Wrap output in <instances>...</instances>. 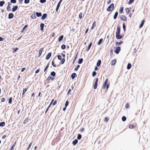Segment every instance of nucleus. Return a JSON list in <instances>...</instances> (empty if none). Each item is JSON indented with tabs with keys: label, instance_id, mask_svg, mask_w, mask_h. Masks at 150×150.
<instances>
[{
	"label": "nucleus",
	"instance_id": "nucleus-1",
	"mask_svg": "<svg viewBox=\"0 0 150 150\" xmlns=\"http://www.w3.org/2000/svg\"><path fill=\"white\" fill-rule=\"evenodd\" d=\"M120 28L118 26L117 28V31L116 33V37L117 39H121L122 38V36L120 35Z\"/></svg>",
	"mask_w": 150,
	"mask_h": 150
},
{
	"label": "nucleus",
	"instance_id": "nucleus-2",
	"mask_svg": "<svg viewBox=\"0 0 150 150\" xmlns=\"http://www.w3.org/2000/svg\"><path fill=\"white\" fill-rule=\"evenodd\" d=\"M108 81L109 80L108 78L106 79L104 81V84L102 86V88L103 89H105L106 88L107 90H108L110 86V83Z\"/></svg>",
	"mask_w": 150,
	"mask_h": 150
},
{
	"label": "nucleus",
	"instance_id": "nucleus-3",
	"mask_svg": "<svg viewBox=\"0 0 150 150\" xmlns=\"http://www.w3.org/2000/svg\"><path fill=\"white\" fill-rule=\"evenodd\" d=\"M114 9V4H112L107 8V10L108 11H111Z\"/></svg>",
	"mask_w": 150,
	"mask_h": 150
},
{
	"label": "nucleus",
	"instance_id": "nucleus-4",
	"mask_svg": "<svg viewBox=\"0 0 150 150\" xmlns=\"http://www.w3.org/2000/svg\"><path fill=\"white\" fill-rule=\"evenodd\" d=\"M98 80V78H96L95 80V83L93 86V88L95 89H96L97 88Z\"/></svg>",
	"mask_w": 150,
	"mask_h": 150
},
{
	"label": "nucleus",
	"instance_id": "nucleus-5",
	"mask_svg": "<svg viewBox=\"0 0 150 150\" xmlns=\"http://www.w3.org/2000/svg\"><path fill=\"white\" fill-rule=\"evenodd\" d=\"M120 18L121 20L124 21H126L127 20V17L124 15H121L120 17Z\"/></svg>",
	"mask_w": 150,
	"mask_h": 150
},
{
	"label": "nucleus",
	"instance_id": "nucleus-6",
	"mask_svg": "<svg viewBox=\"0 0 150 150\" xmlns=\"http://www.w3.org/2000/svg\"><path fill=\"white\" fill-rule=\"evenodd\" d=\"M120 50L121 49L120 47H117L115 51V53L117 54H118Z\"/></svg>",
	"mask_w": 150,
	"mask_h": 150
},
{
	"label": "nucleus",
	"instance_id": "nucleus-7",
	"mask_svg": "<svg viewBox=\"0 0 150 150\" xmlns=\"http://www.w3.org/2000/svg\"><path fill=\"white\" fill-rule=\"evenodd\" d=\"M14 17V15L12 13H10L9 14L8 18L9 19L13 18Z\"/></svg>",
	"mask_w": 150,
	"mask_h": 150
},
{
	"label": "nucleus",
	"instance_id": "nucleus-8",
	"mask_svg": "<svg viewBox=\"0 0 150 150\" xmlns=\"http://www.w3.org/2000/svg\"><path fill=\"white\" fill-rule=\"evenodd\" d=\"M18 6H15L14 7H13L12 8V12H14L15 11H16L17 9H18Z\"/></svg>",
	"mask_w": 150,
	"mask_h": 150
},
{
	"label": "nucleus",
	"instance_id": "nucleus-9",
	"mask_svg": "<svg viewBox=\"0 0 150 150\" xmlns=\"http://www.w3.org/2000/svg\"><path fill=\"white\" fill-rule=\"evenodd\" d=\"M51 56V53L50 52L48 53L47 55L46 58L47 59H49L50 57Z\"/></svg>",
	"mask_w": 150,
	"mask_h": 150
},
{
	"label": "nucleus",
	"instance_id": "nucleus-10",
	"mask_svg": "<svg viewBox=\"0 0 150 150\" xmlns=\"http://www.w3.org/2000/svg\"><path fill=\"white\" fill-rule=\"evenodd\" d=\"M71 76L72 79H74L76 76V74L75 73H73L71 74Z\"/></svg>",
	"mask_w": 150,
	"mask_h": 150
},
{
	"label": "nucleus",
	"instance_id": "nucleus-11",
	"mask_svg": "<svg viewBox=\"0 0 150 150\" xmlns=\"http://www.w3.org/2000/svg\"><path fill=\"white\" fill-rule=\"evenodd\" d=\"M43 48L40 49V50H39L38 55L39 57H40L41 55L42 52L43 51Z\"/></svg>",
	"mask_w": 150,
	"mask_h": 150
},
{
	"label": "nucleus",
	"instance_id": "nucleus-12",
	"mask_svg": "<svg viewBox=\"0 0 150 150\" xmlns=\"http://www.w3.org/2000/svg\"><path fill=\"white\" fill-rule=\"evenodd\" d=\"M47 14L46 13H44V14L42 16L41 19L42 20H44L47 17Z\"/></svg>",
	"mask_w": 150,
	"mask_h": 150
},
{
	"label": "nucleus",
	"instance_id": "nucleus-13",
	"mask_svg": "<svg viewBox=\"0 0 150 150\" xmlns=\"http://www.w3.org/2000/svg\"><path fill=\"white\" fill-rule=\"evenodd\" d=\"M28 88V87H27L25 88L23 90V94L22 95L23 96L25 92L27 91V90Z\"/></svg>",
	"mask_w": 150,
	"mask_h": 150
},
{
	"label": "nucleus",
	"instance_id": "nucleus-14",
	"mask_svg": "<svg viewBox=\"0 0 150 150\" xmlns=\"http://www.w3.org/2000/svg\"><path fill=\"white\" fill-rule=\"evenodd\" d=\"M118 12L117 11L115 13V14L114 15L113 18L114 19H115L118 16Z\"/></svg>",
	"mask_w": 150,
	"mask_h": 150
},
{
	"label": "nucleus",
	"instance_id": "nucleus-15",
	"mask_svg": "<svg viewBox=\"0 0 150 150\" xmlns=\"http://www.w3.org/2000/svg\"><path fill=\"white\" fill-rule=\"evenodd\" d=\"M124 9V7H120L119 9V12L121 14L122 13H123V10Z\"/></svg>",
	"mask_w": 150,
	"mask_h": 150
},
{
	"label": "nucleus",
	"instance_id": "nucleus-16",
	"mask_svg": "<svg viewBox=\"0 0 150 150\" xmlns=\"http://www.w3.org/2000/svg\"><path fill=\"white\" fill-rule=\"evenodd\" d=\"M96 26V21H95L93 23L92 26L91 28V29H93L94 27H95Z\"/></svg>",
	"mask_w": 150,
	"mask_h": 150
},
{
	"label": "nucleus",
	"instance_id": "nucleus-17",
	"mask_svg": "<svg viewBox=\"0 0 150 150\" xmlns=\"http://www.w3.org/2000/svg\"><path fill=\"white\" fill-rule=\"evenodd\" d=\"M123 43V42L122 41H120V42H115V44L116 45H120L121 44Z\"/></svg>",
	"mask_w": 150,
	"mask_h": 150
},
{
	"label": "nucleus",
	"instance_id": "nucleus-18",
	"mask_svg": "<svg viewBox=\"0 0 150 150\" xmlns=\"http://www.w3.org/2000/svg\"><path fill=\"white\" fill-rule=\"evenodd\" d=\"M63 37H64L63 35L60 36L58 38V41L59 42H60L63 39Z\"/></svg>",
	"mask_w": 150,
	"mask_h": 150
},
{
	"label": "nucleus",
	"instance_id": "nucleus-19",
	"mask_svg": "<svg viewBox=\"0 0 150 150\" xmlns=\"http://www.w3.org/2000/svg\"><path fill=\"white\" fill-rule=\"evenodd\" d=\"M132 67V65L130 63H128L127 66V69H130Z\"/></svg>",
	"mask_w": 150,
	"mask_h": 150
},
{
	"label": "nucleus",
	"instance_id": "nucleus-20",
	"mask_svg": "<svg viewBox=\"0 0 150 150\" xmlns=\"http://www.w3.org/2000/svg\"><path fill=\"white\" fill-rule=\"evenodd\" d=\"M91 45H92V42H91L90 43V44L88 46V48L86 49V51H88L89 50V49H90L91 47Z\"/></svg>",
	"mask_w": 150,
	"mask_h": 150
},
{
	"label": "nucleus",
	"instance_id": "nucleus-21",
	"mask_svg": "<svg viewBox=\"0 0 150 150\" xmlns=\"http://www.w3.org/2000/svg\"><path fill=\"white\" fill-rule=\"evenodd\" d=\"M78 141L77 139H75L73 142L72 144L74 145H75L78 142Z\"/></svg>",
	"mask_w": 150,
	"mask_h": 150
},
{
	"label": "nucleus",
	"instance_id": "nucleus-22",
	"mask_svg": "<svg viewBox=\"0 0 150 150\" xmlns=\"http://www.w3.org/2000/svg\"><path fill=\"white\" fill-rule=\"evenodd\" d=\"M111 65H114L116 63V61L115 60H113L111 62Z\"/></svg>",
	"mask_w": 150,
	"mask_h": 150
},
{
	"label": "nucleus",
	"instance_id": "nucleus-23",
	"mask_svg": "<svg viewBox=\"0 0 150 150\" xmlns=\"http://www.w3.org/2000/svg\"><path fill=\"white\" fill-rule=\"evenodd\" d=\"M103 39L102 38L100 39L98 42V45H100L101 44V43L102 41H103Z\"/></svg>",
	"mask_w": 150,
	"mask_h": 150
},
{
	"label": "nucleus",
	"instance_id": "nucleus-24",
	"mask_svg": "<svg viewBox=\"0 0 150 150\" xmlns=\"http://www.w3.org/2000/svg\"><path fill=\"white\" fill-rule=\"evenodd\" d=\"M44 24L43 23H42L41 24H40V27H41V30H43V27H44Z\"/></svg>",
	"mask_w": 150,
	"mask_h": 150
},
{
	"label": "nucleus",
	"instance_id": "nucleus-25",
	"mask_svg": "<svg viewBox=\"0 0 150 150\" xmlns=\"http://www.w3.org/2000/svg\"><path fill=\"white\" fill-rule=\"evenodd\" d=\"M50 75L52 76L53 77H54L56 75V73L54 71H52L50 73Z\"/></svg>",
	"mask_w": 150,
	"mask_h": 150
},
{
	"label": "nucleus",
	"instance_id": "nucleus-26",
	"mask_svg": "<svg viewBox=\"0 0 150 150\" xmlns=\"http://www.w3.org/2000/svg\"><path fill=\"white\" fill-rule=\"evenodd\" d=\"M83 61V59L82 58L79 59V61H78V63L79 64H81L82 62Z\"/></svg>",
	"mask_w": 150,
	"mask_h": 150
},
{
	"label": "nucleus",
	"instance_id": "nucleus-27",
	"mask_svg": "<svg viewBox=\"0 0 150 150\" xmlns=\"http://www.w3.org/2000/svg\"><path fill=\"white\" fill-rule=\"evenodd\" d=\"M36 15L37 17H40L41 16H42V13H38V12H36Z\"/></svg>",
	"mask_w": 150,
	"mask_h": 150
},
{
	"label": "nucleus",
	"instance_id": "nucleus-28",
	"mask_svg": "<svg viewBox=\"0 0 150 150\" xmlns=\"http://www.w3.org/2000/svg\"><path fill=\"white\" fill-rule=\"evenodd\" d=\"M144 20H143L141 22V23L140 24L139 26V27L140 28H142V27L143 26V25L144 24Z\"/></svg>",
	"mask_w": 150,
	"mask_h": 150
},
{
	"label": "nucleus",
	"instance_id": "nucleus-29",
	"mask_svg": "<svg viewBox=\"0 0 150 150\" xmlns=\"http://www.w3.org/2000/svg\"><path fill=\"white\" fill-rule=\"evenodd\" d=\"M101 63V61L100 60H99L97 63V66L98 67L100 66Z\"/></svg>",
	"mask_w": 150,
	"mask_h": 150
},
{
	"label": "nucleus",
	"instance_id": "nucleus-30",
	"mask_svg": "<svg viewBox=\"0 0 150 150\" xmlns=\"http://www.w3.org/2000/svg\"><path fill=\"white\" fill-rule=\"evenodd\" d=\"M5 3L4 1H0V6H2Z\"/></svg>",
	"mask_w": 150,
	"mask_h": 150
},
{
	"label": "nucleus",
	"instance_id": "nucleus-31",
	"mask_svg": "<svg viewBox=\"0 0 150 150\" xmlns=\"http://www.w3.org/2000/svg\"><path fill=\"white\" fill-rule=\"evenodd\" d=\"M31 17L32 18L35 19L36 18V16H35V13H33L32 14L31 16Z\"/></svg>",
	"mask_w": 150,
	"mask_h": 150
},
{
	"label": "nucleus",
	"instance_id": "nucleus-32",
	"mask_svg": "<svg viewBox=\"0 0 150 150\" xmlns=\"http://www.w3.org/2000/svg\"><path fill=\"white\" fill-rule=\"evenodd\" d=\"M136 126L134 125H129V128L130 129H132L134 128H135V127Z\"/></svg>",
	"mask_w": 150,
	"mask_h": 150
},
{
	"label": "nucleus",
	"instance_id": "nucleus-33",
	"mask_svg": "<svg viewBox=\"0 0 150 150\" xmlns=\"http://www.w3.org/2000/svg\"><path fill=\"white\" fill-rule=\"evenodd\" d=\"M5 125V123L4 122H1L0 123V126L3 127V126H4Z\"/></svg>",
	"mask_w": 150,
	"mask_h": 150
},
{
	"label": "nucleus",
	"instance_id": "nucleus-34",
	"mask_svg": "<svg viewBox=\"0 0 150 150\" xmlns=\"http://www.w3.org/2000/svg\"><path fill=\"white\" fill-rule=\"evenodd\" d=\"M134 0H130L128 2V4L129 5L131 4L134 1Z\"/></svg>",
	"mask_w": 150,
	"mask_h": 150
},
{
	"label": "nucleus",
	"instance_id": "nucleus-35",
	"mask_svg": "<svg viewBox=\"0 0 150 150\" xmlns=\"http://www.w3.org/2000/svg\"><path fill=\"white\" fill-rule=\"evenodd\" d=\"M77 55H78V54H77L76 55L75 57H74V59L73 61V64H74V62H75V61L76 60V59H77Z\"/></svg>",
	"mask_w": 150,
	"mask_h": 150
},
{
	"label": "nucleus",
	"instance_id": "nucleus-36",
	"mask_svg": "<svg viewBox=\"0 0 150 150\" xmlns=\"http://www.w3.org/2000/svg\"><path fill=\"white\" fill-rule=\"evenodd\" d=\"M81 135L80 134H78V135L77 137V139L79 140H80L81 139Z\"/></svg>",
	"mask_w": 150,
	"mask_h": 150
},
{
	"label": "nucleus",
	"instance_id": "nucleus-37",
	"mask_svg": "<svg viewBox=\"0 0 150 150\" xmlns=\"http://www.w3.org/2000/svg\"><path fill=\"white\" fill-rule=\"evenodd\" d=\"M28 120V118H26L25 119V120H24V121L23 122L24 124H25L26 123Z\"/></svg>",
	"mask_w": 150,
	"mask_h": 150
},
{
	"label": "nucleus",
	"instance_id": "nucleus-38",
	"mask_svg": "<svg viewBox=\"0 0 150 150\" xmlns=\"http://www.w3.org/2000/svg\"><path fill=\"white\" fill-rule=\"evenodd\" d=\"M109 120V118L107 117H105L104 119V121L105 122H107Z\"/></svg>",
	"mask_w": 150,
	"mask_h": 150
},
{
	"label": "nucleus",
	"instance_id": "nucleus-39",
	"mask_svg": "<svg viewBox=\"0 0 150 150\" xmlns=\"http://www.w3.org/2000/svg\"><path fill=\"white\" fill-rule=\"evenodd\" d=\"M12 102V98L11 97L8 100V103L9 104H11Z\"/></svg>",
	"mask_w": 150,
	"mask_h": 150
},
{
	"label": "nucleus",
	"instance_id": "nucleus-40",
	"mask_svg": "<svg viewBox=\"0 0 150 150\" xmlns=\"http://www.w3.org/2000/svg\"><path fill=\"white\" fill-rule=\"evenodd\" d=\"M61 48L62 50L66 48L65 45L64 44L62 45L61 47Z\"/></svg>",
	"mask_w": 150,
	"mask_h": 150
},
{
	"label": "nucleus",
	"instance_id": "nucleus-41",
	"mask_svg": "<svg viewBox=\"0 0 150 150\" xmlns=\"http://www.w3.org/2000/svg\"><path fill=\"white\" fill-rule=\"evenodd\" d=\"M125 107L126 108H129V104L127 103L126 104V105H125Z\"/></svg>",
	"mask_w": 150,
	"mask_h": 150
},
{
	"label": "nucleus",
	"instance_id": "nucleus-42",
	"mask_svg": "<svg viewBox=\"0 0 150 150\" xmlns=\"http://www.w3.org/2000/svg\"><path fill=\"white\" fill-rule=\"evenodd\" d=\"M49 63H48L46 67L45 68V69H44V71H46V70H47V69L48 68V67H49Z\"/></svg>",
	"mask_w": 150,
	"mask_h": 150
},
{
	"label": "nucleus",
	"instance_id": "nucleus-43",
	"mask_svg": "<svg viewBox=\"0 0 150 150\" xmlns=\"http://www.w3.org/2000/svg\"><path fill=\"white\" fill-rule=\"evenodd\" d=\"M126 120V118L125 116H123L122 117V120L123 121H125Z\"/></svg>",
	"mask_w": 150,
	"mask_h": 150
},
{
	"label": "nucleus",
	"instance_id": "nucleus-44",
	"mask_svg": "<svg viewBox=\"0 0 150 150\" xmlns=\"http://www.w3.org/2000/svg\"><path fill=\"white\" fill-rule=\"evenodd\" d=\"M80 67V65H77L76 66V67L75 68V70L76 71H77L78 70V69Z\"/></svg>",
	"mask_w": 150,
	"mask_h": 150
},
{
	"label": "nucleus",
	"instance_id": "nucleus-45",
	"mask_svg": "<svg viewBox=\"0 0 150 150\" xmlns=\"http://www.w3.org/2000/svg\"><path fill=\"white\" fill-rule=\"evenodd\" d=\"M126 13L127 14H129V13L130 11L129 10V9L128 8H126Z\"/></svg>",
	"mask_w": 150,
	"mask_h": 150
},
{
	"label": "nucleus",
	"instance_id": "nucleus-46",
	"mask_svg": "<svg viewBox=\"0 0 150 150\" xmlns=\"http://www.w3.org/2000/svg\"><path fill=\"white\" fill-rule=\"evenodd\" d=\"M13 53H15V52H16V51L18 50V48L17 47L15 49L13 48Z\"/></svg>",
	"mask_w": 150,
	"mask_h": 150
},
{
	"label": "nucleus",
	"instance_id": "nucleus-47",
	"mask_svg": "<svg viewBox=\"0 0 150 150\" xmlns=\"http://www.w3.org/2000/svg\"><path fill=\"white\" fill-rule=\"evenodd\" d=\"M82 13H80L79 15V18L80 19H81L82 18Z\"/></svg>",
	"mask_w": 150,
	"mask_h": 150
},
{
	"label": "nucleus",
	"instance_id": "nucleus-48",
	"mask_svg": "<svg viewBox=\"0 0 150 150\" xmlns=\"http://www.w3.org/2000/svg\"><path fill=\"white\" fill-rule=\"evenodd\" d=\"M7 10L9 11H11L10 7L9 6H7Z\"/></svg>",
	"mask_w": 150,
	"mask_h": 150
},
{
	"label": "nucleus",
	"instance_id": "nucleus-49",
	"mask_svg": "<svg viewBox=\"0 0 150 150\" xmlns=\"http://www.w3.org/2000/svg\"><path fill=\"white\" fill-rule=\"evenodd\" d=\"M69 102H68V100H67L66 101V102L65 103V107H67L68 106V104H69Z\"/></svg>",
	"mask_w": 150,
	"mask_h": 150
},
{
	"label": "nucleus",
	"instance_id": "nucleus-50",
	"mask_svg": "<svg viewBox=\"0 0 150 150\" xmlns=\"http://www.w3.org/2000/svg\"><path fill=\"white\" fill-rule=\"evenodd\" d=\"M11 3L15 4L16 3V0H11Z\"/></svg>",
	"mask_w": 150,
	"mask_h": 150
},
{
	"label": "nucleus",
	"instance_id": "nucleus-51",
	"mask_svg": "<svg viewBox=\"0 0 150 150\" xmlns=\"http://www.w3.org/2000/svg\"><path fill=\"white\" fill-rule=\"evenodd\" d=\"M96 73L95 71H93L92 73L93 76H95L96 75Z\"/></svg>",
	"mask_w": 150,
	"mask_h": 150
},
{
	"label": "nucleus",
	"instance_id": "nucleus-52",
	"mask_svg": "<svg viewBox=\"0 0 150 150\" xmlns=\"http://www.w3.org/2000/svg\"><path fill=\"white\" fill-rule=\"evenodd\" d=\"M123 29L124 31H125V24L124 23L123 24Z\"/></svg>",
	"mask_w": 150,
	"mask_h": 150
},
{
	"label": "nucleus",
	"instance_id": "nucleus-53",
	"mask_svg": "<svg viewBox=\"0 0 150 150\" xmlns=\"http://www.w3.org/2000/svg\"><path fill=\"white\" fill-rule=\"evenodd\" d=\"M29 0H25L24 3L25 4H28L29 3Z\"/></svg>",
	"mask_w": 150,
	"mask_h": 150
},
{
	"label": "nucleus",
	"instance_id": "nucleus-54",
	"mask_svg": "<svg viewBox=\"0 0 150 150\" xmlns=\"http://www.w3.org/2000/svg\"><path fill=\"white\" fill-rule=\"evenodd\" d=\"M46 1V0H40V2L42 3H45Z\"/></svg>",
	"mask_w": 150,
	"mask_h": 150
},
{
	"label": "nucleus",
	"instance_id": "nucleus-55",
	"mask_svg": "<svg viewBox=\"0 0 150 150\" xmlns=\"http://www.w3.org/2000/svg\"><path fill=\"white\" fill-rule=\"evenodd\" d=\"M113 54V50L111 49L110 51V55L112 56Z\"/></svg>",
	"mask_w": 150,
	"mask_h": 150
},
{
	"label": "nucleus",
	"instance_id": "nucleus-56",
	"mask_svg": "<svg viewBox=\"0 0 150 150\" xmlns=\"http://www.w3.org/2000/svg\"><path fill=\"white\" fill-rule=\"evenodd\" d=\"M58 59L59 60H61L62 59V57L61 56L58 55L57 56Z\"/></svg>",
	"mask_w": 150,
	"mask_h": 150
},
{
	"label": "nucleus",
	"instance_id": "nucleus-57",
	"mask_svg": "<svg viewBox=\"0 0 150 150\" xmlns=\"http://www.w3.org/2000/svg\"><path fill=\"white\" fill-rule=\"evenodd\" d=\"M32 144V142H31V143H30L29 144V146H28V149H27L28 150L30 149V147L31 146Z\"/></svg>",
	"mask_w": 150,
	"mask_h": 150
},
{
	"label": "nucleus",
	"instance_id": "nucleus-58",
	"mask_svg": "<svg viewBox=\"0 0 150 150\" xmlns=\"http://www.w3.org/2000/svg\"><path fill=\"white\" fill-rule=\"evenodd\" d=\"M65 59L64 58H63L62 59V60L61 61V64H63L64 62H65Z\"/></svg>",
	"mask_w": 150,
	"mask_h": 150
},
{
	"label": "nucleus",
	"instance_id": "nucleus-59",
	"mask_svg": "<svg viewBox=\"0 0 150 150\" xmlns=\"http://www.w3.org/2000/svg\"><path fill=\"white\" fill-rule=\"evenodd\" d=\"M52 65L54 67H56V65L55 64H54L53 61H52Z\"/></svg>",
	"mask_w": 150,
	"mask_h": 150
},
{
	"label": "nucleus",
	"instance_id": "nucleus-60",
	"mask_svg": "<svg viewBox=\"0 0 150 150\" xmlns=\"http://www.w3.org/2000/svg\"><path fill=\"white\" fill-rule=\"evenodd\" d=\"M51 77L50 76L47 78V80L49 81H50V79H51Z\"/></svg>",
	"mask_w": 150,
	"mask_h": 150
},
{
	"label": "nucleus",
	"instance_id": "nucleus-61",
	"mask_svg": "<svg viewBox=\"0 0 150 150\" xmlns=\"http://www.w3.org/2000/svg\"><path fill=\"white\" fill-rule=\"evenodd\" d=\"M84 128L83 127H82L80 129V131L81 132H82L83 131H84Z\"/></svg>",
	"mask_w": 150,
	"mask_h": 150
},
{
	"label": "nucleus",
	"instance_id": "nucleus-62",
	"mask_svg": "<svg viewBox=\"0 0 150 150\" xmlns=\"http://www.w3.org/2000/svg\"><path fill=\"white\" fill-rule=\"evenodd\" d=\"M28 26L27 25H25L23 28V30H25V29L28 27Z\"/></svg>",
	"mask_w": 150,
	"mask_h": 150
},
{
	"label": "nucleus",
	"instance_id": "nucleus-63",
	"mask_svg": "<svg viewBox=\"0 0 150 150\" xmlns=\"http://www.w3.org/2000/svg\"><path fill=\"white\" fill-rule=\"evenodd\" d=\"M40 69H38L35 71V73L36 74L38 73L40 71Z\"/></svg>",
	"mask_w": 150,
	"mask_h": 150
},
{
	"label": "nucleus",
	"instance_id": "nucleus-64",
	"mask_svg": "<svg viewBox=\"0 0 150 150\" xmlns=\"http://www.w3.org/2000/svg\"><path fill=\"white\" fill-rule=\"evenodd\" d=\"M5 99L4 98H2L1 99V100L2 102H4L5 101Z\"/></svg>",
	"mask_w": 150,
	"mask_h": 150
}]
</instances>
